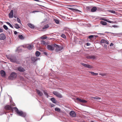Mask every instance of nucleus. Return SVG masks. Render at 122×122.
Listing matches in <instances>:
<instances>
[{
	"instance_id": "nucleus-1",
	"label": "nucleus",
	"mask_w": 122,
	"mask_h": 122,
	"mask_svg": "<svg viewBox=\"0 0 122 122\" xmlns=\"http://www.w3.org/2000/svg\"><path fill=\"white\" fill-rule=\"evenodd\" d=\"M5 108L6 110L13 111L14 110L18 115L24 117H25L26 115V113L21 111L19 110L18 109L15 107L12 108L11 106L8 105H6L5 107Z\"/></svg>"
},
{
	"instance_id": "nucleus-2",
	"label": "nucleus",
	"mask_w": 122,
	"mask_h": 122,
	"mask_svg": "<svg viewBox=\"0 0 122 122\" xmlns=\"http://www.w3.org/2000/svg\"><path fill=\"white\" fill-rule=\"evenodd\" d=\"M7 57L12 62L15 63L17 64L20 63V59L18 58L17 56H16L13 55H9L7 56Z\"/></svg>"
},
{
	"instance_id": "nucleus-3",
	"label": "nucleus",
	"mask_w": 122,
	"mask_h": 122,
	"mask_svg": "<svg viewBox=\"0 0 122 122\" xmlns=\"http://www.w3.org/2000/svg\"><path fill=\"white\" fill-rule=\"evenodd\" d=\"M53 46L56 48L55 51L57 52H60L62 51L63 49V47L61 45H58L54 44L53 45Z\"/></svg>"
},
{
	"instance_id": "nucleus-4",
	"label": "nucleus",
	"mask_w": 122,
	"mask_h": 122,
	"mask_svg": "<svg viewBox=\"0 0 122 122\" xmlns=\"http://www.w3.org/2000/svg\"><path fill=\"white\" fill-rule=\"evenodd\" d=\"M17 76V74L13 72L10 74L8 78L10 80H12L13 79L15 78Z\"/></svg>"
},
{
	"instance_id": "nucleus-5",
	"label": "nucleus",
	"mask_w": 122,
	"mask_h": 122,
	"mask_svg": "<svg viewBox=\"0 0 122 122\" xmlns=\"http://www.w3.org/2000/svg\"><path fill=\"white\" fill-rule=\"evenodd\" d=\"M53 46L51 45H48L47 46V49L49 50L52 51L54 50V48Z\"/></svg>"
},
{
	"instance_id": "nucleus-6",
	"label": "nucleus",
	"mask_w": 122,
	"mask_h": 122,
	"mask_svg": "<svg viewBox=\"0 0 122 122\" xmlns=\"http://www.w3.org/2000/svg\"><path fill=\"white\" fill-rule=\"evenodd\" d=\"M69 114L71 117H76V113L75 112L73 111H71L70 112Z\"/></svg>"
},
{
	"instance_id": "nucleus-7",
	"label": "nucleus",
	"mask_w": 122,
	"mask_h": 122,
	"mask_svg": "<svg viewBox=\"0 0 122 122\" xmlns=\"http://www.w3.org/2000/svg\"><path fill=\"white\" fill-rule=\"evenodd\" d=\"M53 93L54 95L60 98H61L62 97L61 95L60 94L56 92L53 91Z\"/></svg>"
},
{
	"instance_id": "nucleus-8",
	"label": "nucleus",
	"mask_w": 122,
	"mask_h": 122,
	"mask_svg": "<svg viewBox=\"0 0 122 122\" xmlns=\"http://www.w3.org/2000/svg\"><path fill=\"white\" fill-rule=\"evenodd\" d=\"M31 60L33 62H34L38 60V58L36 57H32L31 58Z\"/></svg>"
},
{
	"instance_id": "nucleus-9",
	"label": "nucleus",
	"mask_w": 122,
	"mask_h": 122,
	"mask_svg": "<svg viewBox=\"0 0 122 122\" xmlns=\"http://www.w3.org/2000/svg\"><path fill=\"white\" fill-rule=\"evenodd\" d=\"M18 70L20 72H23L25 71V69L23 67L20 66L17 68Z\"/></svg>"
},
{
	"instance_id": "nucleus-10",
	"label": "nucleus",
	"mask_w": 122,
	"mask_h": 122,
	"mask_svg": "<svg viewBox=\"0 0 122 122\" xmlns=\"http://www.w3.org/2000/svg\"><path fill=\"white\" fill-rule=\"evenodd\" d=\"M6 38V36L4 34L2 33L0 34V40H4Z\"/></svg>"
},
{
	"instance_id": "nucleus-11",
	"label": "nucleus",
	"mask_w": 122,
	"mask_h": 122,
	"mask_svg": "<svg viewBox=\"0 0 122 122\" xmlns=\"http://www.w3.org/2000/svg\"><path fill=\"white\" fill-rule=\"evenodd\" d=\"M0 73L1 76L3 77H5V76L6 74L4 71L1 70L0 71Z\"/></svg>"
},
{
	"instance_id": "nucleus-12",
	"label": "nucleus",
	"mask_w": 122,
	"mask_h": 122,
	"mask_svg": "<svg viewBox=\"0 0 122 122\" xmlns=\"http://www.w3.org/2000/svg\"><path fill=\"white\" fill-rule=\"evenodd\" d=\"M100 43H105L107 44H109L108 41L106 40L102 39L100 41Z\"/></svg>"
},
{
	"instance_id": "nucleus-13",
	"label": "nucleus",
	"mask_w": 122,
	"mask_h": 122,
	"mask_svg": "<svg viewBox=\"0 0 122 122\" xmlns=\"http://www.w3.org/2000/svg\"><path fill=\"white\" fill-rule=\"evenodd\" d=\"M86 57L88 59H94L96 58V57L94 55H91L88 56Z\"/></svg>"
},
{
	"instance_id": "nucleus-14",
	"label": "nucleus",
	"mask_w": 122,
	"mask_h": 122,
	"mask_svg": "<svg viewBox=\"0 0 122 122\" xmlns=\"http://www.w3.org/2000/svg\"><path fill=\"white\" fill-rule=\"evenodd\" d=\"M13 10H11L9 14V15L10 18H12L13 17Z\"/></svg>"
},
{
	"instance_id": "nucleus-15",
	"label": "nucleus",
	"mask_w": 122,
	"mask_h": 122,
	"mask_svg": "<svg viewBox=\"0 0 122 122\" xmlns=\"http://www.w3.org/2000/svg\"><path fill=\"white\" fill-rule=\"evenodd\" d=\"M36 91L37 94L39 96H41L43 95V93L40 91L38 89H36Z\"/></svg>"
},
{
	"instance_id": "nucleus-16",
	"label": "nucleus",
	"mask_w": 122,
	"mask_h": 122,
	"mask_svg": "<svg viewBox=\"0 0 122 122\" xmlns=\"http://www.w3.org/2000/svg\"><path fill=\"white\" fill-rule=\"evenodd\" d=\"M76 99L77 100L79 101L80 102H82L83 103H85L87 102V101H86L84 100L83 99H81L78 98H77Z\"/></svg>"
},
{
	"instance_id": "nucleus-17",
	"label": "nucleus",
	"mask_w": 122,
	"mask_h": 122,
	"mask_svg": "<svg viewBox=\"0 0 122 122\" xmlns=\"http://www.w3.org/2000/svg\"><path fill=\"white\" fill-rule=\"evenodd\" d=\"M33 47V45L32 44L29 45L28 46H27V49L29 50H30L32 49Z\"/></svg>"
},
{
	"instance_id": "nucleus-18",
	"label": "nucleus",
	"mask_w": 122,
	"mask_h": 122,
	"mask_svg": "<svg viewBox=\"0 0 122 122\" xmlns=\"http://www.w3.org/2000/svg\"><path fill=\"white\" fill-rule=\"evenodd\" d=\"M69 9L70 10H71L72 11H73L74 12L77 11V12H81V11H80L78 9H73V8H69Z\"/></svg>"
},
{
	"instance_id": "nucleus-19",
	"label": "nucleus",
	"mask_w": 122,
	"mask_h": 122,
	"mask_svg": "<svg viewBox=\"0 0 122 122\" xmlns=\"http://www.w3.org/2000/svg\"><path fill=\"white\" fill-rule=\"evenodd\" d=\"M43 92L44 94L46 96V97L47 98H48V97H50V96H49L48 95V94L46 90H43Z\"/></svg>"
},
{
	"instance_id": "nucleus-20",
	"label": "nucleus",
	"mask_w": 122,
	"mask_h": 122,
	"mask_svg": "<svg viewBox=\"0 0 122 122\" xmlns=\"http://www.w3.org/2000/svg\"><path fill=\"white\" fill-rule=\"evenodd\" d=\"M84 66L90 69L92 68V66L90 65L86 64H85Z\"/></svg>"
},
{
	"instance_id": "nucleus-21",
	"label": "nucleus",
	"mask_w": 122,
	"mask_h": 122,
	"mask_svg": "<svg viewBox=\"0 0 122 122\" xmlns=\"http://www.w3.org/2000/svg\"><path fill=\"white\" fill-rule=\"evenodd\" d=\"M97 10V8L96 7L94 6L92 7L91 9V11L92 12H94L96 11Z\"/></svg>"
},
{
	"instance_id": "nucleus-22",
	"label": "nucleus",
	"mask_w": 122,
	"mask_h": 122,
	"mask_svg": "<svg viewBox=\"0 0 122 122\" xmlns=\"http://www.w3.org/2000/svg\"><path fill=\"white\" fill-rule=\"evenodd\" d=\"M51 101L53 103H56L57 102L55 99L54 98H52L50 99Z\"/></svg>"
},
{
	"instance_id": "nucleus-23",
	"label": "nucleus",
	"mask_w": 122,
	"mask_h": 122,
	"mask_svg": "<svg viewBox=\"0 0 122 122\" xmlns=\"http://www.w3.org/2000/svg\"><path fill=\"white\" fill-rule=\"evenodd\" d=\"M28 25L30 28L32 29H33L34 28V25L31 23L28 24Z\"/></svg>"
},
{
	"instance_id": "nucleus-24",
	"label": "nucleus",
	"mask_w": 122,
	"mask_h": 122,
	"mask_svg": "<svg viewBox=\"0 0 122 122\" xmlns=\"http://www.w3.org/2000/svg\"><path fill=\"white\" fill-rule=\"evenodd\" d=\"M40 53L38 51H36L35 53V55L37 57L39 56L40 55Z\"/></svg>"
},
{
	"instance_id": "nucleus-25",
	"label": "nucleus",
	"mask_w": 122,
	"mask_h": 122,
	"mask_svg": "<svg viewBox=\"0 0 122 122\" xmlns=\"http://www.w3.org/2000/svg\"><path fill=\"white\" fill-rule=\"evenodd\" d=\"M15 26L14 27L17 29H19L20 28V27L16 23L15 24Z\"/></svg>"
},
{
	"instance_id": "nucleus-26",
	"label": "nucleus",
	"mask_w": 122,
	"mask_h": 122,
	"mask_svg": "<svg viewBox=\"0 0 122 122\" xmlns=\"http://www.w3.org/2000/svg\"><path fill=\"white\" fill-rule=\"evenodd\" d=\"M100 23L101 24L103 25H105L107 24V22H106L103 21H101Z\"/></svg>"
},
{
	"instance_id": "nucleus-27",
	"label": "nucleus",
	"mask_w": 122,
	"mask_h": 122,
	"mask_svg": "<svg viewBox=\"0 0 122 122\" xmlns=\"http://www.w3.org/2000/svg\"><path fill=\"white\" fill-rule=\"evenodd\" d=\"M18 37L19 38V39L21 40H23L24 39V38L23 37V36L22 35H19Z\"/></svg>"
},
{
	"instance_id": "nucleus-28",
	"label": "nucleus",
	"mask_w": 122,
	"mask_h": 122,
	"mask_svg": "<svg viewBox=\"0 0 122 122\" xmlns=\"http://www.w3.org/2000/svg\"><path fill=\"white\" fill-rule=\"evenodd\" d=\"M49 27V25L48 24H47L45 25L42 28L43 29H45L48 28Z\"/></svg>"
},
{
	"instance_id": "nucleus-29",
	"label": "nucleus",
	"mask_w": 122,
	"mask_h": 122,
	"mask_svg": "<svg viewBox=\"0 0 122 122\" xmlns=\"http://www.w3.org/2000/svg\"><path fill=\"white\" fill-rule=\"evenodd\" d=\"M90 73L92 75H98V74L97 73H95L91 71L90 72Z\"/></svg>"
},
{
	"instance_id": "nucleus-30",
	"label": "nucleus",
	"mask_w": 122,
	"mask_h": 122,
	"mask_svg": "<svg viewBox=\"0 0 122 122\" xmlns=\"http://www.w3.org/2000/svg\"><path fill=\"white\" fill-rule=\"evenodd\" d=\"M55 110L58 112H60V109L59 108L56 107L55 108Z\"/></svg>"
},
{
	"instance_id": "nucleus-31",
	"label": "nucleus",
	"mask_w": 122,
	"mask_h": 122,
	"mask_svg": "<svg viewBox=\"0 0 122 122\" xmlns=\"http://www.w3.org/2000/svg\"><path fill=\"white\" fill-rule=\"evenodd\" d=\"M54 21H55L56 23L57 24H58L59 23V21L58 20L56 19H54Z\"/></svg>"
},
{
	"instance_id": "nucleus-32",
	"label": "nucleus",
	"mask_w": 122,
	"mask_h": 122,
	"mask_svg": "<svg viewBox=\"0 0 122 122\" xmlns=\"http://www.w3.org/2000/svg\"><path fill=\"white\" fill-rule=\"evenodd\" d=\"M6 23L8 25H9V26L10 27H11V28H13V26L10 23H9L8 22H6Z\"/></svg>"
},
{
	"instance_id": "nucleus-33",
	"label": "nucleus",
	"mask_w": 122,
	"mask_h": 122,
	"mask_svg": "<svg viewBox=\"0 0 122 122\" xmlns=\"http://www.w3.org/2000/svg\"><path fill=\"white\" fill-rule=\"evenodd\" d=\"M3 27L5 30H7L8 29L7 27L5 25H4L3 26Z\"/></svg>"
},
{
	"instance_id": "nucleus-34",
	"label": "nucleus",
	"mask_w": 122,
	"mask_h": 122,
	"mask_svg": "<svg viewBox=\"0 0 122 122\" xmlns=\"http://www.w3.org/2000/svg\"><path fill=\"white\" fill-rule=\"evenodd\" d=\"M41 44L44 45L46 44V42L45 41H41Z\"/></svg>"
},
{
	"instance_id": "nucleus-35",
	"label": "nucleus",
	"mask_w": 122,
	"mask_h": 122,
	"mask_svg": "<svg viewBox=\"0 0 122 122\" xmlns=\"http://www.w3.org/2000/svg\"><path fill=\"white\" fill-rule=\"evenodd\" d=\"M109 12L113 14H115L116 13L115 11L112 10H109Z\"/></svg>"
},
{
	"instance_id": "nucleus-36",
	"label": "nucleus",
	"mask_w": 122,
	"mask_h": 122,
	"mask_svg": "<svg viewBox=\"0 0 122 122\" xmlns=\"http://www.w3.org/2000/svg\"><path fill=\"white\" fill-rule=\"evenodd\" d=\"M17 20L18 22L20 24H21V22L20 19L18 18H17Z\"/></svg>"
},
{
	"instance_id": "nucleus-37",
	"label": "nucleus",
	"mask_w": 122,
	"mask_h": 122,
	"mask_svg": "<svg viewBox=\"0 0 122 122\" xmlns=\"http://www.w3.org/2000/svg\"><path fill=\"white\" fill-rule=\"evenodd\" d=\"M94 37V36L93 35H91L89 36L88 38H89L90 39H92Z\"/></svg>"
},
{
	"instance_id": "nucleus-38",
	"label": "nucleus",
	"mask_w": 122,
	"mask_h": 122,
	"mask_svg": "<svg viewBox=\"0 0 122 122\" xmlns=\"http://www.w3.org/2000/svg\"><path fill=\"white\" fill-rule=\"evenodd\" d=\"M107 22H109L110 23H114V22L112 21H110L108 19H107V21H106Z\"/></svg>"
},
{
	"instance_id": "nucleus-39",
	"label": "nucleus",
	"mask_w": 122,
	"mask_h": 122,
	"mask_svg": "<svg viewBox=\"0 0 122 122\" xmlns=\"http://www.w3.org/2000/svg\"><path fill=\"white\" fill-rule=\"evenodd\" d=\"M61 36V37L63 38H66V36L63 34H62Z\"/></svg>"
},
{
	"instance_id": "nucleus-40",
	"label": "nucleus",
	"mask_w": 122,
	"mask_h": 122,
	"mask_svg": "<svg viewBox=\"0 0 122 122\" xmlns=\"http://www.w3.org/2000/svg\"><path fill=\"white\" fill-rule=\"evenodd\" d=\"M100 99L101 98L99 97H96V100L97 101H98V100H100Z\"/></svg>"
},
{
	"instance_id": "nucleus-41",
	"label": "nucleus",
	"mask_w": 122,
	"mask_h": 122,
	"mask_svg": "<svg viewBox=\"0 0 122 122\" xmlns=\"http://www.w3.org/2000/svg\"><path fill=\"white\" fill-rule=\"evenodd\" d=\"M39 11L37 10H35L33 11L32 12V13H35V12H38Z\"/></svg>"
},
{
	"instance_id": "nucleus-42",
	"label": "nucleus",
	"mask_w": 122,
	"mask_h": 122,
	"mask_svg": "<svg viewBox=\"0 0 122 122\" xmlns=\"http://www.w3.org/2000/svg\"><path fill=\"white\" fill-rule=\"evenodd\" d=\"M99 74L102 76H104L105 75L104 74L102 73H99Z\"/></svg>"
},
{
	"instance_id": "nucleus-43",
	"label": "nucleus",
	"mask_w": 122,
	"mask_h": 122,
	"mask_svg": "<svg viewBox=\"0 0 122 122\" xmlns=\"http://www.w3.org/2000/svg\"><path fill=\"white\" fill-rule=\"evenodd\" d=\"M86 45L87 46H90L91 45V44L89 43H86Z\"/></svg>"
},
{
	"instance_id": "nucleus-44",
	"label": "nucleus",
	"mask_w": 122,
	"mask_h": 122,
	"mask_svg": "<svg viewBox=\"0 0 122 122\" xmlns=\"http://www.w3.org/2000/svg\"><path fill=\"white\" fill-rule=\"evenodd\" d=\"M107 19H105V18H102V20H103L104 21H107Z\"/></svg>"
},
{
	"instance_id": "nucleus-45",
	"label": "nucleus",
	"mask_w": 122,
	"mask_h": 122,
	"mask_svg": "<svg viewBox=\"0 0 122 122\" xmlns=\"http://www.w3.org/2000/svg\"><path fill=\"white\" fill-rule=\"evenodd\" d=\"M43 53L44 55H45L46 56H47L48 54L46 52H43Z\"/></svg>"
},
{
	"instance_id": "nucleus-46",
	"label": "nucleus",
	"mask_w": 122,
	"mask_h": 122,
	"mask_svg": "<svg viewBox=\"0 0 122 122\" xmlns=\"http://www.w3.org/2000/svg\"><path fill=\"white\" fill-rule=\"evenodd\" d=\"M47 37H46L44 36L41 38L42 39H46Z\"/></svg>"
},
{
	"instance_id": "nucleus-47",
	"label": "nucleus",
	"mask_w": 122,
	"mask_h": 122,
	"mask_svg": "<svg viewBox=\"0 0 122 122\" xmlns=\"http://www.w3.org/2000/svg\"><path fill=\"white\" fill-rule=\"evenodd\" d=\"M104 47L105 48H107V45L106 44H104Z\"/></svg>"
},
{
	"instance_id": "nucleus-48",
	"label": "nucleus",
	"mask_w": 122,
	"mask_h": 122,
	"mask_svg": "<svg viewBox=\"0 0 122 122\" xmlns=\"http://www.w3.org/2000/svg\"><path fill=\"white\" fill-rule=\"evenodd\" d=\"M81 65H82L83 66H84L85 64L83 63H81Z\"/></svg>"
},
{
	"instance_id": "nucleus-49",
	"label": "nucleus",
	"mask_w": 122,
	"mask_h": 122,
	"mask_svg": "<svg viewBox=\"0 0 122 122\" xmlns=\"http://www.w3.org/2000/svg\"><path fill=\"white\" fill-rule=\"evenodd\" d=\"M3 30L2 29L0 28V32H3Z\"/></svg>"
},
{
	"instance_id": "nucleus-50",
	"label": "nucleus",
	"mask_w": 122,
	"mask_h": 122,
	"mask_svg": "<svg viewBox=\"0 0 122 122\" xmlns=\"http://www.w3.org/2000/svg\"><path fill=\"white\" fill-rule=\"evenodd\" d=\"M17 33V32L16 31H14V34L15 35H16Z\"/></svg>"
},
{
	"instance_id": "nucleus-51",
	"label": "nucleus",
	"mask_w": 122,
	"mask_h": 122,
	"mask_svg": "<svg viewBox=\"0 0 122 122\" xmlns=\"http://www.w3.org/2000/svg\"><path fill=\"white\" fill-rule=\"evenodd\" d=\"M113 45V43H111L110 44V46H112Z\"/></svg>"
},
{
	"instance_id": "nucleus-52",
	"label": "nucleus",
	"mask_w": 122,
	"mask_h": 122,
	"mask_svg": "<svg viewBox=\"0 0 122 122\" xmlns=\"http://www.w3.org/2000/svg\"><path fill=\"white\" fill-rule=\"evenodd\" d=\"M112 26L113 27H117V26L114 25H112Z\"/></svg>"
},
{
	"instance_id": "nucleus-53",
	"label": "nucleus",
	"mask_w": 122,
	"mask_h": 122,
	"mask_svg": "<svg viewBox=\"0 0 122 122\" xmlns=\"http://www.w3.org/2000/svg\"><path fill=\"white\" fill-rule=\"evenodd\" d=\"M55 106V105L53 104H52L51 105V107H53Z\"/></svg>"
},
{
	"instance_id": "nucleus-54",
	"label": "nucleus",
	"mask_w": 122,
	"mask_h": 122,
	"mask_svg": "<svg viewBox=\"0 0 122 122\" xmlns=\"http://www.w3.org/2000/svg\"><path fill=\"white\" fill-rule=\"evenodd\" d=\"M96 97H93L92 98L94 99H96Z\"/></svg>"
},
{
	"instance_id": "nucleus-55",
	"label": "nucleus",
	"mask_w": 122,
	"mask_h": 122,
	"mask_svg": "<svg viewBox=\"0 0 122 122\" xmlns=\"http://www.w3.org/2000/svg\"><path fill=\"white\" fill-rule=\"evenodd\" d=\"M97 34H100V35H104L103 34V33H97Z\"/></svg>"
},
{
	"instance_id": "nucleus-56",
	"label": "nucleus",
	"mask_w": 122,
	"mask_h": 122,
	"mask_svg": "<svg viewBox=\"0 0 122 122\" xmlns=\"http://www.w3.org/2000/svg\"><path fill=\"white\" fill-rule=\"evenodd\" d=\"M12 105H13V106H15V104L13 103V104H12Z\"/></svg>"
},
{
	"instance_id": "nucleus-57",
	"label": "nucleus",
	"mask_w": 122,
	"mask_h": 122,
	"mask_svg": "<svg viewBox=\"0 0 122 122\" xmlns=\"http://www.w3.org/2000/svg\"><path fill=\"white\" fill-rule=\"evenodd\" d=\"M4 113H1V114H0V115H2Z\"/></svg>"
},
{
	"instance_id": "nucleus-58",
	"label": "nucleus",
	"mask_w": 122,
	"mask_h": 122,
	"mask_svg": "<svg viewBox=\"0 0 122 122\" xmlns=\"http://www.w3.org/2000/svg\"><path fill=\"white\" fill-rule=\"evenodd\" d=\"M14 17L15 18H16V16H15V15H14Z\"/></svg>"
},
{
	"instance_id": "nucleus-59",
	"label": "nucleus",
	"mask_w": 122,
	"mask_h": 122,
	"mask_svg": "<svg viewBox=\"0 0 122 122\" xmlns=\"http://www.w3.org/2000/svg\"><path fill=\"white\" fill-rule=\"evenodd\" d=\"M91 122H94V121H91Z\"/></svg>"
},
{
	"instance_id": "nucleus-60",
	"label": "nucleus",
	"mask_w": 122,
	"mask_h": 122,
	"mask_svg": "<svg viewBox=\"0 0 122 122\" xmlns=\"http://www.w3.org/2000/svg\"><path fill=\"white\" fill-rule=\"evenodd\" d=\"M27 122H30L29 121H26Z\"/></svg>"
},
{
	"instance_id": "nucleus-61",
	"label": "nucleus",
	"mask_w": 122,
	"mask_h": 122,
	"mask_svg": "<svg viewBox=\"0 0 122 122\" xmlns=\"http://www.w3.org/2000/svg\"><path fill=\"white\" fill-rule=\"evenodd\" d=\"M42 117H41V118L40 119V120H41V119H42Z\"/></svg>"
},
{
	"instance_id": "nucleus-62",
	"label": "nucleus",
	"mask_w": 122,
	"mask_h": 122,
	"mask_svg": "<svg viewBox=\"0 0 122 122\" xmlns=\"http://www.w3.org/2000/svg\"><path fill=\"white\" fill-rule=\"evenodd\" d=\"M4 113H5V114H6V113H5V112H4Z\"/></svg>"
},
{
	"instance_id": "nucleus-63",
	"label": "nucleus",
	"mask_w": 122,
	"mask_h": 122,
	"mask_svg": "<svg viewBox=\"0 0 122 122\" xmlns=\"http://www.w3.org/2000/svg\"><path fill=\"white\" fill-rule=\"evenodd\" d=\"M1 89L2 90V87H1Z\"/></svg>"
}]
</instances>
